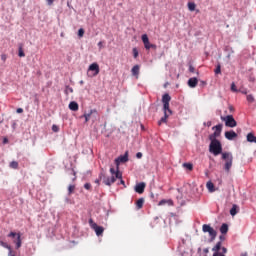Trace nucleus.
<instances>
[{"instance_id":"nucleus-1","label":"nucleus","mask_w":256,"mask_h":256,"mask_svg":"<svg viewBox=\"0 0 256 256\" xmlns=\"http://www.w3.org/2000/svg\"><path fill=\"white\" fill-rule=\"evenodd\" d=\"M209 140L211 141L209 145L210 153H213L215 157H217V155H221V153H223L221 141L217 140V138H209Z\"/></svg>"},{"instance_id":"nucleus-2","label":"nucleus","mask_w":256,"mask_h":256,"mask_svg":"<svg viewBox=\"0 0 256 256\" xmlns=\"http://www.w3.org/2000/svg\"><path fill=\"white\" fill-rule=\"evenodd\" d=\"M222 159L225 161L224 170L226 173L231 171V167H233V154L231 152H223Z\"/></svg>"},{"instance_id":"nucleus-3","label":"nucleus","mask_w":256,"mask_h":256,"mask_svg":"<svg viewBox=\"0 0 256 256\" xmlns=\"http://www.w3.org/2000/svg\"><path fill=\"white\" fill-rule=\"evenodd\" d=\"M202 231L203 233L209 234V243H213V240L217 238V231L209 224H204L202 226Z\"/></svg>"},{"instance_id":"nucleus-4","label":"nucleus","mask_w":256,"mask_h":256,"mask_svg":"<svg viewBox=\"0 0 256 256\" xmlns=\"http://www.w3.org/2000/svg\"><path fill=\"white\" fill-rule=\"evenodd\" d=\"M99 179H102V183H104V185H107L108 187H111L113 183L117 181V178H115V176L107 177L103 172L99 174Z\"/></svg>"},{"instance_id":"nucleus-5","label":"nucleus","mask_w":256,"mask_h":256,"mask_svg":"<svg viewBox=\"0 0 256 256\" xmlns=\"http://www.w3.org/2000/svg\"><path fill=\"white\" fill-rule=\"evenodd\" d=\"M88 223L91 229L95 231L97 237H101V235H103V232L105 231V228H103V226L97 225V223H95L93 219H89Z\"/></svg>"},{"instance_id":"nucleus-6","label":"nucleus","mask_w":256,"mask_h":256,"mask_svg":"<svg viewBox=\"0 0 256 256\" xmlns=\"http://www.w3.org/2000/svg\"><path fill=\"white\" fill-rule=\"evenodd\" d=\"M221 245V242H217V244L212 248V251H214L213 256H225V253H227V248H221Z\"/></svg>"},{"instance_id":"nucleus-7","label":"nucleus","mask_w":256,"mask_h":256,"mask_svg":"<svg viewBox=\"0 0 256 256\" xmlns=\"http://www.w3.org/2000/svg\"><path fill=\"white\" fill-rule=\"evenodd\" d=\"M222 121H225L226 127H237V121L233 118V115H228L226 117H221Z\"/></svg>"},{"instance_id":"nucleus-8","label":"nucleus","mask_w":256,"mask_h":256,"mask_svg":"<svg viewBox=\"0 0 256 256\" xmlns=\"http://www.w3.org/2000/svg\"><path fill=\"white\" fill-rule=\"evenodd\" d=\"M212 129L215 130V131H214L213 134H211L209 136V138L217 139V137H219L221 135V131L223 130V125L218 124V125L214 126Z\"/></svg>"},{"instance_id":"nucleus-9","label":"nucleus","mask_w":256,"mask_h":256,"mask_svg":"<svg viewBox=\"0 0 256 256\" xmlns=\"http://www.w3.org/2000/svg\"><path fill=\"white\" fill-rule=\"evenodd\" d=\"M8 237H17L16 240H14V243L16 244V249H20L21 245H22V242H21V234L20 233H15V232H10L8 234Z\"/></svg>"},{"instance_id":"nucleus-10","label":"nucleus","mask_w":256,"mask_h":256,"mask_svg":"<svg viewBox=\"0 0 256 256\" xmlns=\"http://www.w3.org/2000/svg\"><path fill=\"white\" fill-rule=\"evenodd\" d=\"M129 161V156H127V154L120 156L118 158L115 159V165L117 167V169H119V165H121V163H127Z\"/></svg>"},{"instance_id":"nucleus-11","label":"nucleus","mask_w":256,"mask_h":256,"mask_svg":"<svg viewBox=\"0 0 256 256\" xmlns=\"http://www.w3.org/2000/svg\"><path fill=\"white\" fill-rule=\"evenodd\" d=\"M145 187H146L145 182H140L136 184L134 190L136 193H139V195H143V193H145Z\"/></svg>"},{"instance_id":"nucleus-12","label":"nucleus","mask_w":256,"mask_h":256,"mask_svg":"<svg viewBox=\"0 0 256 256\" xmlns=\"http://www.w3.org/2000/svg\"><path fill=\"white\" fill-rule=\"evenodd\" d=\"M88 71H93L94 73L91 75V77H97V74L99 73L100 69H99V64L97 63H92L89 68Z\"/></svg>"},{"instance_id":"nucleus-13","label":"nucleus","mask_w":256,"mask_h":256,"mask_svg":"<svg viewBox=\"0 0 256 256\" xmlns=\"http://www.w3.org/2000/svg\"><path fill=\"white\" fill-rule=\"evenodd\" d=\"M110 173L112 175V177H115V179H122L123 178V174L119 171V168H110Z\"/></svg>"},{"instance_id":"nucleus-14","label":"nucleus","mask_w":256,"mask_h":256,"mask_svg":"<svg viewBox=\"0 0 256 256\" xmlns=\"http://www.w3.org/2000/svg\"><path fill=\"white\" fill-rule=\"evenodd\" d=\"M225 137L228 139V141H233V139H237V133L233 130L226 131Z\"/></svg>"},{"instance_id":"nucleus-15","label":"nucleus","mask_w":256,"mask_h":256,"mask_svg":"<svg viewBox=\"0 0 256 256\" xmlns=\"http://www.w3.org/2000/svg\"><path fill=\"white\" fill-rule=\"evenodd\" d=\"M141 69V67L139 65H135L133 66V68L131 69V73L134 77H136V79H139V70Z\"/></svg>"},{"instance_id":"nucleus-16","label":"nucleus","mask_w":256,"mask_h":256,"mask_svg":"<svg viewBox=\"0 0 256 256\" xmlns=\"http://www.w3.org/2000/svg\"><path fill=\"white\" fill-rule=\"evenodd\" d=\"M93 113H97V110L96 109H92L89 111V113H85L82 117L85 118V123H89V119H91V115Z\"/></svg>"},{"instance_id":"nucleus-17","label":"nucleus","mask_w":256,"mask_h":256,"mask_svg":"<svg viewBox=\"0 0 256 256\" xmlns=\"http://www.w3.org/2000/svg\"><path fill=\"white\" fill-rule=\"evenodd\" d=\"M68 107L70 111H79V104L75 101L70 102Z\"/></svg>"},{"instance_id":"nucleus-18","label":"nucleus","mask_w":256,"mask_h":256,"mask_svg":"<svg viewBox=\"0 0 256 256\" xmlns=\"http://www.w3.org/2000/svg\"><path fill=\"white\" fill-rule=\"evenodd\" d=\"M197 83H199V81L195 77L194 78H190L188 80L189 87L195 88V87H197Z\"/></svg>"},{"instance_id":"nucleus-19","label":"nucleus","mask_w":256,"mask_h":256,"mask_svg":"<svg viewBox=\"0 0 256 256\" xmlns=\"http://www.w3.org/2000/svg\"><path fill=\"white\" fill-rule=\"evenodd\" d=\"M145 204V199L140 198L136 201V208L137 209H143V205Z\"/></svg>"},{"instance_id":"nucleus-20","label":"nucleus","mask_w":256,"mask_h":256,"mask_svg":"<svg viewBox=\"0 0 256 256\" xmlns=\"http://www.w3.org/2000/svg\"><path fill=\"white\" fill-rule=\"evenodd\" d=\"M229 231V225L227 224H222V226L220 227V233H222V235H226V233Z\"/></svg>"},{"instance_id":"nucleus-21","label":"nucleus","mask_w":256,"mask_h":256,"mask_svg":"<svg viewBox=\"0 0 256 256\" xmlns=\"http://www.w3.org/2000/svg\"><path fill=\"white\" fill-rule=\"evenodd\" d=\"M167 119H169V114L164 113V116L158 121V125L161 126L163 123H167Z\"/></svg>"},{"instance_id":"nucleus-22","label":"nucleus","mask_w":256,"mask_h":256,"mask_svg":"<svg viewBox=\"0 0 256 256\" xmlns=\"http://www.w3.org/2000/svg\"><path fill=\"white\" fill-rule=\"evenodd\" d=\"M247 141H248L249 143H256V137H255V135H253V133H249V134L247 135Z\"/></svg>"},{"instance_id":"nucleus-23","label":"nucleus","mask_w":256,"mask_h":256,"mask_svg":"<svg viewBox=\"0 0 256 256\" xmlns=\"http://www.w3.org/2000/svg\"><path fill=\"white\" fill-rule=\"evenodd\" d=\"M206 187L208 191H210V193H213L215 191V185L213 184V182H207Z\"/></svg>"},{"instance_id":"nucleus-24","label":"nucleus","mask_w":256,"mask_h":256,"mask_svg":"<svg viewBox=\"0 0 256 256\" xmlns=\"http://www.w3.org/2000/svg\"><path fill=\"white\" fill-rule=\"evenodd\" d=\"M171 102V96H169V94H164L162 96V103H170Z\"/></svg>"},{"instance_id":"nucleus-25","label":"nucleus","mask_w":256,"mask_h":256,"mask_svg":"<svg viewBox=\"0 0 256 256\" xmlns=\"http://www.w3.org/2000/svg\"><path fill=\"white\" fill-rule=\"evenodd\" d=\"M230 215H232V217H235V215H237V205H233L232 208L230 209Z\"/></svg>"},{"instance_id":"nucleus-26","label":"nucleus","mask_w":256,"mask_h":256,"mask_svg":"<svg viewBox=\"0 0 256 256\" xmlns=\"http://www.w3.org/2000/svg\"><path fill=\"white\" fill-rule=\"evenodd\" d=\"M163 111L164 113H169L171 115V109H169V103L163 104Z\"/></svg>"},{"instance_id":"nucleus-27","label":"nucleus","mask_w":256,"mask_h":256,"mask_svg":"<svg viewBox=\"0 0 256 256\" xmlns=\"http://www.w3.org/2000/svg\"><path fill=\"white\" fill-rule=\"evenodd\" d=\"M10 167H11V169H19V162H17V161H12V162L10 163Z\"/></svg>"},{"instance_id":"nucleus-28","label":"nucleus","mask_w":256,"mask_h":256,"mask_svg":"<svg viewBox=\"0 0 256 256\" xmlns=\"http://www.w3.org/2000/svg\"><path fill=\"white\" fill-rule=\"evenodd\" d=\"M183 167H185V169H188V171H193V164L191 163H184Z\"/></svg>"},{"instance_id":"nucleus-29","label":"nucleus","mask_w":256,"mask_h":256,"mask_svg":"<svg viewBox=\"0 0 256 256\" xmlns=\"http://www.w3.org/2000/svg\"><path fill=\"white\" fill-rule=\"evenodd\" d=\"M149 42V36L147 34L142 35V43L145 45Z\"/></svg>"},{"instance_id":"nucleus-30","label":"nucleus","mask_w":256,"mask_h":256,"mask_svg":"<svg viewBox=\"0 0 256 256\" xmlns=\"http://www.w3.org/2000/svg\"><path fill=\"white\" fill-rule=\"evenodd\" d=\"M195 7H196L195 3H193V2L188 3L189 11H195Z\"/></svg>"},{"instance_id":"nucleus-31","label":"nucleus","mask_w":256,"mask_h":256,"mask_svg":"<svg viewBox=\"0 0 256 256\" xmlns=\"http://www.w3.org/2000/svg\"><path fill=\"white\" fill-rule=\"evenodd\" d=\"M215 75H220L221 73V64H217L216 69L214 70Z\"/></svg>"},{"instance_id":"nucleus-32","label":"nucleus","mask_w":256,"mask_h":256,"mask_svg":"<svg viewBox=\"0 0 256 256\" xmlns=\"http://www.w3.org/2000/svg\"><path fill=\"white\" fill-rule=\"evenodd\" d=\"M18 56L19 57H25V52L23 51V47H19V50H18Z\"/></svg>"},{"instance_id":"nucleus-33","label":"nucleus","mask_w":256,"mask_h":256,"mask_svg":"<svg viewBox=\"0 0 256 256\" xmlns=\"http://www.w3.org/2000/svg\"><path fill=\"white\" fill-rule=\"evenodd\" d=\"M132 51L134 59H137L139 57V50H137V48H133Z\"/></svg>"},{"instance_id":"nucleus-34","label":"nucleus","mask_w":256,"mask_h":256,"mask_svg":"<svg viewBox=\"0 0 256 256\" xmlns=\"http://www.w3.org/2000/svg\"><path fill=\"white\" fill-rule=\"evenodd\" d=\"M167 203H172V201H171V200H165V199H163V200H161V201L158 203V205H159V206L167 205Z\"/></svg>"},{"instance_id":"nucleus-35","label":"nucleus","mask_w":256,"mask_h":256,"mask_svg":"<svg viewBox=\"0 0 256 256\" xmlns=\"http://www.w3.org/2000/svg\"><path fill=\"white\" fill-rule=\"evenodd\" d=\"M73 191H75V185H69V187H68L69 195H71V193H73Z\"/></svg>"},{"instance_id":"nucleus-36","label":"nucleus","mask_w":256,"mask_h":256,"mask_svg":"<svg viewBox=\"0 0 256 256\" xmlns=\"http://www.w3.org/2000/svg\"><path fill=\"white\" fill-rule=\"evenodd\" d=\"M0 245H1L2 247H5V249L11 250V246L7 245L6 242L0 241Z\"/></svg>"},{"instance_id":"nucleus-37","label":"nucleus","mask_w":256,"mask_h":256,"mask_svg":"<svg viewBox=\"0 0 256 256\" xmlns=\"http://www.w3.org/2000/svg\"><path fill=\"white\" fill-rule=\"evenodd\" d=\"M85 35V30L83 29V28H80L79 30H78V36L79 37H83Z\"/></svg>"},{"instance_id":"nucleus-38","label":"nucleus","mask_w":256,"mask_h":256,"mask_svg":"<svg viewBox=\"0 0 256 256\" xmlns=\"http://www.w3.org/2000/svg\"><path fill=\"white\" fill-rule=\"evenodd\" d=\"M231 91H233V93H237V86L235 85V82L231 84Z\"/></svg>"},{"instance_id":"nucleus-39","label":"nucleus","mask_w":256,"mask_h":256,"mask_svg":"<svg viewBox=\"0 0 256 256\" xmlns=\"http://www.w3.org/2000/svg\"><path fill=\"white\" fill-rule=\"evenodd\" d=\"M247 101H248V103H253V101H255V98L253 97V95H248Z\"/></svg>"},{"instance_id":"nucleus-40","label":"nucleus","mask_w":256,"mask_h":256,"mask_svg":"<svg viewBox=\"0 0 256 256\" xmlns=\"http://www.w3.org/2000/svg\"><path fill=\"white\" fill-rule=\"evenodd\" d=\"M66 95H69V93H73V88L67 86L65 90Z\"/></svg>"},{"instance_id":"nucleus-41","label":"nucleus","mask_w":256,"mask_h":256,"mask_svg":"<svg viewBox=\"0 0 256 256\" xmlns=\"http://www.w3.org/2000/svg\"><path fill=\"white\" fill-rule=\"evenodd\" d=\"M52 131L54 132V133H59V126H57V125H53L52 126Z\"/></svg>"},{"instance_id":"nucleus-42","label":"nucleus","mask_w":256,"mask_h":256,"mask_svg":"<svg viewBox=\"0 0 256 256\" xmlns=\"http://www.w3.org/2000/svg\"><path fill=\"white\" fill-rule=\"evenodd\" d=\"M84 189H86L87 191H91V183L84 184Z\"/></svg>"},{"instance_id":"nucleus-43","label":"nucleus","mask_w":256,"mask_h":256,"mask_svg":"<svg viewBox=\"0 0 256 256\" xmlns=\"http://www.w3.org/2000/svg\"><path fill=\"white\" fill-rule=\"evenodd\" d=\"M1 60L5 63V61H7V54H2Z\"/></svg>"},{"instance_id":"nucleus-44","label":"nucleus","mask_w":256,"mask_h":256,"mask_svg":"<svg viewBox=\"0 0 256 256\" xmlns=\"http://www.w3.org/2000/svg\"><path fill=\"white\" fill-rule=\"evenodd\" d=\"M144 47L147 50L151 49V42H148L147 44H144Z\"/></svg>"},{"instance_id":"nucleus-45","label":"nucleus","mask_w":256,"mask_h":256,"mask_svg":"<svg viewBox=\"0 0 256 256\" xmlns=\"http://www.w3.org/2000/svg\"><path fill=\"white\" fill-rule=\"evenodd\" d=\"M136 157H137V159H141V157H143V154H142L141 152H138V153L136 154Z\"/></svg>"},{"instance_id":"nucleus-46","label":"nucleus","mask_w":256,"mask_h":256,"mask_svg":"<svg viewBox=\"0 0 256 256\" xmlns=\"http://www.w3.org/2000/svg\"><path fill=\"white\" fill-rule=\"evenodd\" d=\"M189 71H190V73H195V68L193 66H190Z\"/></svg>"},{"instance_id":"nucleus-47","label":"nucleus","mask_w":256,"mask_h":256,"mask_svg":"<svg viewBox=\"0 0 256 256\" xmlns=\"http://www.w3.org/2000/svg\"><path fill=\"white\" fill-rule=\"evenodd\" d=\"M150 49H157V45H155V44H150Z\"/></svg>"},{"instance_id":"nucleus-48","label":"nucleus","mask_w":256,"mask_h":256,"mask_svg":"<svg viewBox=\"0 0 256 256\" xmlns=\"http://www.w3.org/2000/svg\"><path fill=\"white\" fill-rule=\"evenodd\" d=\"M204 125H206L207 127H211L212 123H211V121H208V122L204 123Z\"/></svg>"},{"instance_id":"nucleus-49","label":"nucleus","mask_w":256,"mask_h":256,"mask_svg":"<svg viewBox=\"0 0 256 256\" xmlns=\"http://www.w3.org/2000/svg\"><path fill=\"white\" fill-rule=\"evenodd\" d=\"M100 181H103V179H100V178H99V179H96V180H95V183H97V185H99Z\"/></svg>"},{"instance_id":"nucleus-50","label":"nucleus","mask_w":256,"mask_h":256,"mask_svg":"<svg viewBox=\"0 0 256 256\" xmlns=\"http://www.w3.org/2000/svg\"><path fill=\"white\" fill-rule=\"evenodd\" d=\"M120 185H125V180H123V178L120 179Z\"/></svg>"},{"instance_id":"nucleus-51","label":"nucleus","mask_w":256,"mask_h":256,"mask_svg":"<svg viewBox=\"0 0 256 256\" xmlns=\"http://www.w3.org/2000/svg\"><path fill=\"white\" fill-rule=\"evenodd\" d=\"M17 113H23V108H18Z\"/></svg>"},{"instance_id":"nucleus-52","label":"nucleus","mask_w":256,"mask_h":256,"mask_svg":"<svg viewBox=\"0 0 256 256\" xmlns=\"http://www.w3.org/2000/svg\"><path fill=\"white\" fill-rule=\"evenodd\" d=\"M203 251H204L205 255H207V253H209V248H205Z\"/></svg>"},{"instance_id":"nucleus-53","label":"nucleus","mask_w":256,"mask_h":256,"mask_svg":"<svg viewBox=\"0 0 256 256\" xmlns=\"http://www.w3.org/2000/svg\"><path fill=\"white\" fill-rule=\"evenodd\" d=\"M9 256H15V254H13V251L11 250V248L9 250Z\"/></svg>"},{"instance_id":"nucleus-54","label":"nucleus","mask_w":256,"mask_h":256,"mask_svg":"<svg viewBox=\"0 0 256 256\" xmlns=\"http://www.w3.org/2000/svg\"><path fill=\"white\" fill-rule=\"evenodd\" d=\"M98 47L101 49V47H103V42H99Z\"/></svg>"},{"instance_id":"nucleus-55","label":"nucleus","mask_w":256,"mask_h":256,"mask_svg":"<svg viewBox=\"0 0 256 256\" xmlns=\"http://www.w3.org/2000/svg\"><path fill=\"white\" fill-rule=\"evenodd\" d=\"M3 143H9V140L7 138H4Z\"/></svg>"},{"instance_id":"nucleus-56","label":"nucleus","mask_w":256,"mask_h":256,"mask_svg":"<svg viewBox=\"0 0 256 256\" xmlns=\"http://www.w3.org/2000/svg\"><path fill=\"white\" fill-rule=\"evenodd\" d=\"M49 5L53 4V0H48Z\"/></svg>"},{"instance_id":"nucleus-57","label":"nucleus","mask_w":256,"mask_h":256,"mask_svg":"<svg viewBox=\"0 0 256 256\" xmlns=\"http://www.w3.org/2000/svg\"><path fill=\"white\" fill-rule=\"evenodd\" d=\"M241 256H247V253H242Z\"/></svg>"},{"instance_id":"nucleus-58","label":"nucleus","mask_w":256,"mask_h":256,"mask_svg":"<svg viewBox=\"0 0 256 256\" xmlns=\"http://www.w3.org/2000/svg\"><path fill=\"white\" fill-rule=\"evenodd\" d=\"M230 111H233V107L232 106H230Z\"/></svg>"},{"instance_id":"nucleus-59","label":"nucleus","mask_w":256,"mask_h":256,"mask_svg":"<svg viewBox=\"0 0 256 256\" xmlns=\"http://www.w3.org/2000/svg\"><path fill=\"white\" fill-rule=\"evenodd\" d=\"M220 239H223V236H220Z\"/></svg>"}]
</instances>
